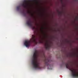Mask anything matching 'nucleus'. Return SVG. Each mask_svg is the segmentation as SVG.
Masks as SVG:
<instances>
[{
	"instance_id": "9b49d317",
	"label": "nucleus",
	"mask_w": 78,
	"mask_h": 78,
	"mask_svg": "<svg viewBox=\"0 0 78 78\" xmlns=\"http://www.w3.org/2000/svg\"><path fill=\"white\" fill-rule=\"evenodd\" d=\"M57 12H58V14L60 15L61 14V12H59L58 10H57Z\"/></svg>"
},
{
	"instance_id": "0eeeda50",
	"label": "nucleus",
	"mask_w": 78,
	"mask_h": 78,
	"mask_svg": "<svg viewBox=\"0 0 78 78\" xmlns=\"http://www.w3.org/2000/svg\"><path fill=\"white\" fill-rule=\"evenodd\" d=\"M44 62L45 65L46 66H48V63L50 62V60L48 58H46L44 55Z\"/></svg>"
},
{
	"instance_id": "7ed1b4c3",
	"label": "nucleus",
	"mask_w": 78,
	"mask_h": 78,
	"mask_svg": "<svg viewBox=\"0 0 78 78\" xmlns=\"http://www.w3.org/2000/svg\"><path fill=\"white\" fill-rule=\"evenodd\" d=\"M66 67L67 69H68L71 71L72 76L73 77H75L76 78H78V73H76L75 70V69H72L70 68V67L69 66V64L68 62H67L65 64Z\"/></svg>"
},
{
	"instance_id": "9d476101",
	"label": "nucleus",
	"mask_w": 78,
	"mask_h": 78,
	"mask_svg": "<svg viewBox=\"0 0 78 78\" xmlns=\"http://www.w3.org/2000/svg\"><path fill=\"white\" fill-rule=\"evenodd\" d=\"M20 6H17L16 8V9L18 11H19L20 10Z\"/></svg>"
},
{
	"instance_id": "423d86ee",
	"label": "nucleus",
	"mask_w": 78,
	"mask_h": 78,
	"mask_svg": "<svg viewBox=\"0 0 78 78\" xmlns=\"http://www.w3.org/2000/svg\"><path fill=\"white\" fill-rule=\"evenodd\" d=\"M51 46L50 44H49L48 41H46L45 44V48L46 50H49L50 47Z\"/></svg>"
},
{
	"instance_id": "20e7f679",
	"label": "nucleus",
	"mask_w": 78,
	"mask_h": 78,
	"mask_svg": "<svg viewBox=\"0 0 78 78\" xmlns=\"http://www.w3.org/2000/svg\"><path fill=\"white\" fill-rule=\"evenodd\" d=\"M26 24L28 26L32 28L34 31H35V30L37 29L35 27L33 26V21L31 20H27L26 22Z\"/></svg>"
},
{
	"instance_id": "f03ea898",
	"label": "nucleus",
	"mask_w": 78,
	"mask_h": 78,
	"mask_svg": "<svg viewBox=\"0 0 78 78\" xmlns=\"http://www.w3.org/2000/svg\"><path fill=\"white\" fill-rule=\"evenodd\" d=\"M32 37L30 41H26L24 42V45L26 46V47H28L30 46V43L31 42H34L35 44H37V38L36 37V36L34 35H32Z\"/></svg>"
},
{
	"instance_id": "dca6fc26",
	"label": "nucleus",
	"mask_w": 78,
	"mask_h": 78,
	"mask_svg": "<svg viewBox=\"0 0 78 78\" xmlns=\"http://www.w3.org/2000/svg\"><path fill=\"white\" fill-rule=\"evenodd\" d=\"M43 28H42V29H43Z\"/></svg>"
},
{
	"instance_id": "1a4fd4ad",
	"label": "nucleus",
	"mask_w": 78,
	"mask_h": 78,
	"mask_svg": "<svg viewBox=\"0 0 78 78\" xmlns=\"http://www.w3.org/2000/svg\"><path fill=\"white\" fill-rule=\"evenodd\" d=\"M41 40H38L39 41V44H42L43 43V41H42V40H43V39L41 37H40Z\"/></svg>"
},
{
	"instance_id": "ddd939ff",
	"label": "nucleus",
	"mask_w": 78,
	"mask_h": 78,
	"mask_svg": "<svg viewBox=\"0 0 78 78\" xmlns=\"http://www.w3.org/2000/svg\"><path fill=\"white\" fill-rule=\"evenodd\" d=\"M39 15H41V13H39Z\"/></svg>"
},
{
	"instance_id": "6e6552de",
	"label": "nucleus",
	"mask_w": 78,
	"mask_h": 78,
	"mask_svg": "<svg viewBox=\"0 0 78 78\" xmlns=\"http://www.w3.org/2000/svg\"><path fill=\"white\" fill-rule=\"evenodd\" d=\"M27 14H29L30 16H32V17L33 16V13H32V12H31L30 11H27Z\"/></svg>"
},
{
	"instance_id": "f8f14e48",
	"label": "nucleus",
	"mask_w": 78,
	"mask_h": 78,
	"mask_svg": "<svg viewBox=\"0 0 78 78\" xmlns=\"http://www.w3.org/2000/svg\"><path fill=\"white\" fill-rule=\"evenodd\" d=\"M76 18H77V19L76 20H78V16H76Z\"/></svg>"
},
{
	"instance_id": "f257e3e1",
	"label": "nucleus",
	"mask_w": 78,
	"mask_h": 78,
	"mask_svg": "<svg viewBox=\"0 0 78 78\" xmlns=\"http://www.w3.org/2000/svg\"><path fill=\"white\" fill-rule=\"evenodd\" d=\"M38 57H39V54L37 53V51H36L34 53L32 60V65L34 68L35 69L39 67V62H37V61Z\"/></svg>"
},
{
	"instance_id": "2eb2a0df",
	"label": "nucleus",
	"mask_w": 78,
	"mask_h": 78,
	"mask_svg": "<svg viewBox=\"0 0 78 78\" xmlns=\"http://www.w3.org/2000/svg\"><path fill=\"white\" fill-rule=\"evenodd\" d=\"M42 33H43V31H42Z\"/></svg>"
},
{
	"instance_id": "4468645a",
	"label": "nucleus",
	"mask_w": 78,
	"mask_h": 78,
	"mask_svg": "<svg viewBox=\"0 0 78 78\" xmlns=\"http://www.w3.org/2000/svg\"><path fill=\"white\" fill-rule=\"evenodd\" d=\"M23 14H24V15L25 16V13H24Z\"/></svg>"
},
{
	"instance_id": "39448f33",
	"label": "nucleus",
	"mask_w": 78,
	"mask_h": 78,
	"mask_svg": "<svg viewBox=\"0 0 78 78\" xmlns=\"http://www.w3.org/2000/svg\"><path fill=\"white\" fill-rule=\"evenodd\" d=\"M28 4V2L27 0H24L23 3L21 5L24 8H27Z\"/></svg>"
}]
</instances>
